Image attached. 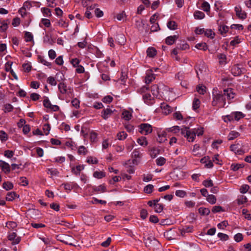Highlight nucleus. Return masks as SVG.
<instances>
[{
    "label": "nucleus",
    "mask_w": 251,
    "mask_h": 251,
    "mask_svg": "<svg viewBox=\"0 0 251 251\" xmlns=\"http://www.w3.org/2000/svg\"><path fill=\"white\" fill-rule=\"evenodd\" d=\"M234 239L236 242H240L243 239V236L242 233H238L234 236Z\"/></svg>",
    "instance_id": "obj_63"
},
{
    "label": "nucleus",
    "mask_w": 251,
    "mask_h": 251,
    "mask_svg": "<svg viewBox=\"0 0 251 251\" xmlns=\"http://www.w3.org/2000/svg\"><path fill=\"white\" fill-rule=\"evenodd\" d=\"M154 186L152 184H148L144 188V191L147 194H151L152 193Z\"/></svg>",
    "instance_id": "obj_41"
},
{
    "label": "nucleus",
    "mask_w": 251,
    "mask_h": 251,
    "mask_svg": "<svg viewBox=\"0 0 251 251\" xmlns=\"http://www.w3.org/2000/svg\"><path fill=\"white\" fill-rule=\"evenodd\" d=\"M242 213L244 215L245 218L248 220H251V214L249 213L247 209H243L242 210Z\"/></svg>",
    "instance_id": "obj_55"
},
{
    "label": "nucleus",
    "mask_w": 251,
    "mask_h": 251,
    "mask_svg": "<svg viewBox=\"0 0 251 251\" xmlns=\"http://www.w3.org/2000/svg\"><path fill=\"white\" fill-rule=\"evenodd\" d=\"M194 16L195 19L201 20L205 17V14L203 12L197 10L194 12Z\"/></svg>",
    "instance_id": "obj_24"
},
{
    "label": "nucleus",
    "mask_w": 251,
    "mask_h": 251,
    "mask_svg": "<svg viewBox=\"0 0 251 251\" xmlns=\"http://www.w3.org/2000/svg\"><path fill=\"white\" fill-rule=\"evenodd\" d=\"M197 92L201 95H203L206 92V87L202 85H199L197 87Z\"/></svg>",
    "instance_id": "obj_43"
},
{
    "label": "nucleus",
    "mask_w": 251,
    "mask_h": 251,
    "mask_svg": "<svg viewBox=\"0 0 251 251\" xmlns=\"http://www.w3.org/2000/svg\"><path fill=\"white\" fill-rule=\"evenodd\" d=\"M159 150L156 147H152L150 150V154L151 158H155L159 154Z\"/></svg>",
    "instance_id": "obj_22"
},
{
    "label": "nucleus",
    "mask_w": 251,
    "mask_h": 251,
    "mask_svg": "<svg viewBox=\"0 0 251 251\" xmlns=\"http://www.w3.org/2000/svg\"><path fill=\"white\" fill-rule=\"evenodd\" d=\"M142 157V154L138 149H135L132 153V163L137 165L140 162V159Z\"/></svg>",
    "instance_id": "obj_7"
},
{
    "label": "nucleus",
    "mask_w": 251,
    "mask_h": 251,
    "mask_svg": "<svg viewBox=\"0 0 251 251\" xmlns=\"http://www.w3.org/2000/svg\"><path fill=\"white\" fill-rule=\"evenodd\" d=\"M155 79V77L153 74L148 75L145 79V83L146 84H149Z\"/></svg>",
    "instance_id": "obj_52"
},
{
    "label": "nucleus",
    "mask_w": 251,
    "mask_h": 251,
    "mask_svg": "<svg viewBox=\"0 0 251 251\" xmlns=\"http://www.w3.org/2000/svg\"><path fill=\"white\" fill-rule=\"evenodd\" d=\"M195 47L199 50H206L208 49V46L205 43L197 44Z\"/></svg>",
    "instance_id": "obj_38"
},
{
    "label": "nucleus",
    "mask_w": 251,
    "mask_h": 251,
    "mask_svg": "<svg viewBox=\"0 0 251 251\" xmlns=\"http://www.w3.org/2000/svg\"><path fill=\"white\" fill-rule=\"evenodd\" d=\"M25 41L26 42L33 41V36L32 34L28 31L25 32Z\"/></svg>",
    "instance_id": "obj_30"
},
{
    "label": "nucleus",
    "mask_w": 251,
    "mask_h": 251,
    "mask_svg": "<svg viewBox=\"0 0 251 251\" xmlns=\"http://www.w3.org/2000/svg\"><path fill=\"white\" fill-rule=\"evenodd\" d=\"M206 200L212 204L215 203L216 202V197L213 195H209L207 197Z\"/></svg>",
    "instance_id": "obj_48"
},
{
    "label": "nucleus",
    "mask_w": 251,
    "mask_h": 251,
    "mask_svg": "<svg viewBox=\"0 0 251 251\" xmlns=\"http://www.w3.org/2000/svg\"><path fill=\"white\" fill-rule=\"evenodd\" d=\"M157 141L159 143H162L165 142L167 140V133L166 130H163L158 132Z\"/></svg>",
    "instance_id": "obj_11"
},
{
    "label": "nucleus",
    "mask_w": 251,
    "mask_h": 251,
    "mask_svg": "<svg viewBox=\"0 0 251 251\" xmlns=\"http://www.w3.org/2000/svg\"><path fill=\"white\" fill-rule=\"evenodd\" d=\"M199 212L201 215H208L210 212L209 208L204 207H200L199 209Z\"/></svg>",
    "instance_id": "obj_36"
},
{
    "label": "nucleus",
    "mask_w": 251,
    "mask_h": 251,
    "mask_svg": "<svg viewBox=\"0 0 251 251\" xmlns=\"http://www.w3.org/2000/svg\"><path fill=\"white\" fill-rule=\"evenodd\" d=\"M235 93L231 88L225 89L223 92H213V100L212 105L216 106L218 104L221 107H225L226 104V98L229 100L234 98Z\"/></svg>",
    "instance_id": "obj_1"
},
{
    "label": "nucleus",
    "mask_w": 251,
    "mask_h": 251,
    "mask_svg": "<svg viewBox=\"0 0 251 251\" xmlns=\"http://www.w3.org/2000/svg\"><path fill=\"white\" fill-rule=\"evenodd\" d=\"M240 135V133L236 131H231L228 135L227 139L229 141L233 140L239 136Z\"/></svg>",
    "instance_id": "obj_21"
},
{
    "label": "nucleus",
    "mask_w": 251,
    "mask_h": 251,
    "mask_svg": "<svg viewBox=\"0 0 251 251\" xmlns=\"http://www.w3.org/2000/svg\"><path fill=\"white\" fill-rule=\"evenodd\" d=\"M200 100L197 98H195L193 102V108L194 110H196L200 107Z\"/></svg>",
    "instance_id": "obj_53"
},
{
    "label": "nucleus",
    "mask_w": 251,
    "mask_h": 251,
    "mask_svg": "<svg viewBox=\"0 0 251 251\" xmlns=\"http://www.w3.org/2000/svg\"><path fill=\"white\" fill-rule=\"evenodd\" d=\"M200 162L201 163L205 164V166L207 168H211L213 167V164L212 160H210L209 156H205L201 159Z\"/></svg>",
    "instance_id": "obj_14"
},
{
    "label": "nucleus",
    "mask_w": 251,
    "mask_h": 251,
    "mask_svg": "<svg viewBox=\"0 0 251 251\" xmlns=\"http://www.w3.org/2000/svg\"><path fill=\"white\" fill-rule=\"evenodd\" d=\"M218 58L219 59V63L221 64H225L226 62V57L224 54L221 53L218 55Z\"/></svg>",
    "instance_id": "obj_56"
},
{
    "label": "nucleus",
    "mask_w": 251,
    "mask_h": 251,
    "mask_svg": "<svg viewBox=\"0 0 251 251\" xmlns=\"http://www.w3.org/2000/svg\"><path fill=\"white\" fill-rule=\"evenodd\" d=\"M167 27L171 30H175L177 29V25L175 21H170L167 23Z\"/></svg>",
    "instance_id": "obj_28"
},
{
    "label": "nucleus",
    "mask_w": 251,
    "mask_h": 251,
    "mask_svg": "<svg viewBox=\"0 0 251 251\" xmlns=\"http://www.w3.org/2000/svg\"><path fill=\"white\" fill-rule=\"evenodd\" d=\"M228 27L226 25H220L219 26V31L222 35H225L228 30Z\"/></svg>",
    "instance_id": "obj_27"
},
{
    "label": "nucleus",
    "mask_w": 251,
    "mask_h": 251,
    "mask_svg": "<svg viewBox=\"0 0 251 251\" xmlns=\"http://www.w3.org/2000/svg\"><path fill=\"white\" fill-rule=\"evenodd\" d=\"M247 198L245 196H241L237 200L238 204H243L247 202Z\"/></svg>",
    "instance_id": "obj_60"
},
{
    "label": "nucleus",
    "mask_w": 251,
    "mask_h": 251,
    "mask_svg": "<svg viewBox=\"0 0 251 251\" xmlns=\"http://www.w3.org/2000/svg\"><path fill=\"white\" fill-rule=\"evenodd\" d=\"M70 239H72V237L70 236H67L65 237V239L60 240V241L66 245H69L71 246H75L73 243L70 241Z\"/></svg>",
    "instance_id": "obj_31"
},
{
    "label": "nucleus",
    "mask_w": 251,
    "mask_h": 251,
    "mask_svg": "<svg viewBox=\"0 0 251 251\" xmlns=\"http://www.w3.org/2000/svg\"><path fill=\"white\" fill-rule=\"evenodd\" d=\"M161 107L164 110V113L166 115L169 114L172 111V108L171 106L167 104H161Z\"/></svg>",
    "instance_id": "obj_34"
},
{
    "label": "nucleus",
    "mask_w": 251,
    "mask_h": 251,
    "mask_svg": "<svg viewBox=\"0 0 251 251\" xmlns=\"http://www.w3.org/2000/svg\"><path fill=\"white\" fill-rule=\"evenodd\" d=\"M147 54L148 56L150 57H153L156 55V50L154 48L150 47L147 50Z\"/></svg>",
    "instance_id": "obj_25"
},
{
    "label": "nucleus",
    "mask_w": 251,
    "mask_h": 251,
    "mask_svg": "<svg viewBox=\"0 0 251 251\" xmlns=\"http://www.w3.org/2000/svg\"><path fill=\"white\" fill-rule=\"evenodd\" d=\"M7 238L9 241H12L13 245L18 244L21 240V238L15 232L9 233Z\"/></svg>",
    "instance_id": "obj_6"
},
{
    "label": "nucleus",
    "mask_w": 251,
    "mask_h": 251,
    "mask_svg": "<svg viewBox=\"0 0 251 251\" xmlns=\"http://www.w3.org/2000/svg\"><path fill=\"white\" fill-rule=\"evenodd\" d=\"M178 38V36L176 35L169 36L166 38L165 43L168 45H172L175 43Z\"/></svg>",
    "instance_id": "obj_16"
},
{
    "label": "nucleus",
    "mask_w": 251,
    "mask_h": 251,
    "mask_svg": "<svg viewBox=\"0 0 251 251\" xmlns=\"http://www.w3.org/2000/svg\"><path fill=\"white\" fill-rule=\"evenodd\" d=\"M166 161V159L163 157H159L157 158L156 160V163L158 166H162L163 165Z\"/></svg>",
    "instance_id": "obj_50"
},
{
    "label": "nucleus",
    "mask_w": 251,
    "mask_h": 251,
    "mask_svg": "<svg viewBox=\"0 0 251 251\" xmlns=\"http://www.w3.org/2000/svg\"><path fill=\"white\" fill-rule=\"evenodd\" d=\"M31 7L30 2L28 1L24 3L23 7L20 9V11L22 12L23 10H25L26 9H29Z\"/></svg>",
    "instance_id": "obj_58"
},
{
    "label": "nucleus",
    "mask_w": 251,
    "mask_h": 251,
    "mask_svg": "<svg viewBox=\"0 0 251 251\" xmlns=\"http://www.w3.org/2000/svg\"><path fill=\"white\" fill-rule=\"evenodd\" d=\"M113 113V111L110 108L103 109L101 112V117L104 120H107Z\"/></svg>",
    "instance_id": "obj_15"
},
{
    "label": "nucleus",
    "mask_w": 251,
    "mask_h": 251,
    "mask_svg": "<svg viewBox=\"0 0 251 251\" xmlns=\"http://www.w3.org/2000/svg\"><path fill=\"white\" fill-rule=\"evenodd\" d=\"M105 176V173L103 172L96 171L93 174V176L97 178H102Z\"/></svg>",
    "instance_id": "obj_45"
},
{
    "label": "nucleus",
    "mask_w": 251,
    "mask_h": 251,
    "mask_svg": "<svg viewBox=\"0 0 251 251\" xmlns=\"http://www.w3.org/2000/svg\"><path fill=\"white\" fill-rule=\"evenodd\" d=\"M38 61L45 66L50 67L51 63L46 61L44 57L41 55H39L38 57Z\"/></svg>",
    "instance_id": "obj_37"
},
{
    "label": "nucleus",
    "mask_w": 251,
    "mask_h": 251,
    "mask_svg": "<svg viewBox=\"0 0 251 251\" xmlns=\"http://www.w3.org/2000/svg\"><path fill=\"white\" fill-rule=\"evenodd\" d=\"M92 189L94 192L97 193L105 192L106 191V188L104 184H101L98 186H92Z\"/></svg>",
    "instance_id": "obj_18"
},
{
    "label": "nucleus",
    "mask_w": 251,
    "mask_h": 251,
    "mask_svg": "<svg viewBox=\"0 0 251 251\" xmlns=\"http://www.w3.org/2000/svg\"><path fill=\"white\" fill-rule=\"evenodd\" d=\"M84 169V167L80 165H77L76 167H73L72 168V172L75 175H79L80 172Z\"/></svg>",
    "instance_id": "obj_33"
},
{
    "label": "nucleus",
    "mask_w": 251,
    "mask_h": 251,
    "mask_svg": "<svg viewBox=\"0 0 251 251\" xmlns=\"http://www.w3.org/2000/svg\"><path fill=\"white\" fill-rule=\"evenodd\" d=\"M13 184L9 181L4 182L2 184V188L8 191L13 188Z\"/></svg>",
    "instance_id": "obj_32"
},
{
    "label": "nucleus",
    "mask_w": 251,
    "mask_h": 251,
    "mask_svg": "<svg viewBox=\"0 0 251 251\" xmlns=\"http://www.w3.org/2000/svg\"><path fill=\"white\" fill-rule=\"evenodd\" d=\"M231 71L234 76H238L242 74V70L238 65L233 66L231 69Z\"/></svg>",
    "instance_id": "obj_17"
},
{
    "label": "nucleus",
    "mask_w": 251,
    "mask_h": 251,
    "mask_svg": "<svg viewBox=\"0 0 251 251\" xmlns=\"http://www.w3.org/2000/svg\"><path fill=\"white\" fill-rule=\"evenodd\" d=\"M235 11L236 15L240 19L244 20L247 18V13L245 11H243L240 6L235 7Z\"/></svg>",
    "instance_id": "obj_8"
},
{
    "label": "nucleus",
    "mask_w": 251,
    "mask_h": 251,
    "mask_svg": "<svg viewBox=\"0 0 251 251\" xmlns=\"http://www.w3.org/2000/svg\"><path fill=\"white\" fill-rule=\"evenodd\" d=\"M127 134L125 131H121L117 133V137L119 140H124L127 137Z\"/></svg>",
    "instance_id": "obj_39"
},
{
    "label": "nucleus",
    "mask_w": 251,
    "mask_h": 251,
    "mask_svg": "<svg viewBox=\"0 0 251 251\" xmlns=\"http://www.w3.org/2000/svg\"><path fill=\"white\" fill-rule=\"evenodd\" d=\"M149 88L147 86L145 85V86H143L142 87L140 88L139 89H138L137 90V92L139 94H142L143 95L145 94H147V92H148V91L149 90Z\"/></svg>",
    "instance_id": "obj_44"
},
{
    "label": "nucleus",
    "mask_w": 251,
    "mask_h": 251,
    "mask_svg": "<svg viewBox=\"0 0 251 251\" xmlns=\"http://www.w3.org/2000/svg\"><path fill=\"white\" fill-rule=\"evenodd\" d=\"M162 88H166V86L163 84H160L159 85H153L151 87V92L154 97H157L159 95L160 96H162V94H163V92L161 91Z\"/></svg>",
    "instance_id": "obj_4"
},
{
    "label": "nucleus",
    "mask_w": 251,
    "mask_h": 251,
    "mask_svg": "<svg viewBox=\"0 0 251 251\" xmlns=\"http://www.w3.org/2000/svg\"><path fill=\"white\" fill-rule=\"evenodd\" d=\"M142 97L144 102L148 105H151L155 102L154 98L151 97L150 94H145L143 95Z\"/></svg>",
    "instance_id": "obj_9"
},
{
    "label": "nucleus",
    "mask_w": 251,
    "mask_h": 251,
    "mask_svg": "<svg viewBox=\"0 0 251 251\" xmlns=\"http://www.w3.org/2000/svg\"><path fill=\"white\" fill-rule=\"evenodd\" d=\"M185 251H200V249L197 244H190L185 247Z\"/></svg>",
    "instance_id": "obj_19"
},
{
    "label": "nucleus",
    "mask_w": 251,
    "mask_h": 251,
    "mask_svg": "<svg viewBox=\"0 0 251 251\" xmlns=\"http://www.w3.org/2000/svg\"><path fill=\"white\" fill-rule=\"evenodd\" d=\"M137 142L140 145L142 146H147L148 144L146 138L144 136L139 138L137 140Z\"/></svg>",
    "instance_id": "obj_29"
},
{
    "label": "nucleus",
    "mask_w": 251,
    "mask_h": 251,
    "mask_svg": "<svg viewBox=\"0 0 251 251\" xmlns=\"http://www.w3.org/2000/svg\"><path fill=\"white\" fill-rule=\"evenodd\" d=\"M152 126L147 123L141 124L139 126V131L142 134L148 135L152 132Z\"/></svg>",
    "instance_id": "obj_3"
},
{
    "label": "nucleus",
    "mask_w": 251,
    "mask_h": 251,
    "mask_svg": "<svg viewBox=\"0 0 251 251\" xmlns=\"http://www.w3.org/2000/svg\"><path fill=\"white\" fill-rule=\"evenodd\" d=\"M16 197H19V196H18V195L15 192H8L6 195V200L9 201H12Z\"/></svg>",
    "instance_id": "obj_23"
},
{
    "label": "nucleus",
    "mask_w": 251,
    "mask_h": 251,
    "mask_svg": "<svg viewBox=\"0 0 251 251\" xmlns=\"http://www.w3.org/2000/svg\"><path fill=\"white\" fill-rule=\"evenodd\" d=\"M180 130V127L178 126H174L170 128H168L166 129V131L169 132H173L174 133H176Z\"/></svg>",
    "instance_id": "obj_51"
},
{
    "label": "nucleus",
    "mask_w": 251,
    "mask_h": 251,
    "mask_svg": "<svg viewBox=\"0 0 251 251\" xmlns=\"http://www.w3.org/2000/svg\"><path fill=\"white\" fill-rule=\"evenodd\" d=\"M244 117V115L241 112H235L231 113L230 115L226 116L227 120L231 121L232 120L239 121Z\"/></svg>",
    "instance_id": "obj_5"
},
{
    "label": "nucleus",
    "mask_w": 251,
    "mask_h": 251,
    "mask_svg": "<svg viewBox=\"0 0 251 251\" xmlns=\"http://www.w3.org/2000/svg\"><path fill=\"white\" fill-rule=\"evenodd\" d=\"M0 167L5 174H8L10 172V166L9 164L1 160H0Z\"/></svg>",
    "instance_id": "obj_12"
},
{
    "label": "nucleus",
    "mask_w": 251,
    "mask_h": 251,
    "mask_svg": "<svg viewBox=\"0 0 251 251\" xmlns=\"http://www.w3.org/2000/svg\"><path fill=\"white\" fill-rule=\"evenodd\" d=\"M86 162L91 164H96L98 163V160L97 158L92 156H89L87 158Z\"/></svg>",
    "instance_id": "obj_54"
},
{
    "label": "nucleus",
    "mask_w": 251,
    "mask_h": 251,
    "mask_svg": "<svg viewBox=\"0 0 251 251\" xmlns=\"http://www.w3.org/2000/svg\"><path fill=\"white\" fill-rule=\"evenodd\" d=\"M116 40L119 44L121 45H124L126 41L124 35L122 33L118 34L116 35Z\"/></svg>",
    "instance_id": "obj_20"
},
{
    "label": "nucleus",
    "mask_w": 251,
    "mask_h": 251,
    "mask_svg": "<svg viewBox=\"0 0 251 251\" xmlns=\"http://www.w3.org/2000/svg\"><path fill=\"white\" fill-rule=\"evenodd\" d=\"M202 10L205 12H209L210 9V4L206 1H204L201 4Z\"/></svg>",
    "instance_id": "obj_47"
},
{
    "label": "nucleus",
    "mask_w": 251,
    "mask_h": 251,
    "mask_svg": "<svg viewBox=\"0 0 251 251\" xmlns=\"http://www.w3.org/2000/svg\"><path fill=\"white\" fill-rule=\"evenodd\" d=\"M217 236L222 241H227L229 239L228 236L225 233L220 232L218 233Z\"/></svg>",
    "instance_id": "obj_61"
},
{
    "label": "nucleus",
    "mask_w": 251,
    "mask_h": 251,
    "mask_svg": "<svg viewBox=\"0 0 251 251\" xmlns=\"http://www.w3.org/2000/svg\"><path fill=\"white\" fill-rule=\"evenodd\" d=\"M203 133V130L202 129H191V133H194L195 134V137L196 135L199 136L201 135H202Z\"/></svg>",
    "instance_id": "obj_46"
},
{
    "label": "nucleus",
    "mask_w": 251,
    "mask_h": 251,
    "mask_svg": "<svg viewBox=\"0 0 251 251\" xmlns=\"http://www.w3.org/2000/svg\"><path fill=\"white\" fill-rule=\"evenodd\" d=\"M0 23L1 25L0 26V31L5 32L8 28V23L7 21L3 20Z\"/></svg>",
    "instance_id": "obj_40"
},
{
    "label": "nucleus",
    "mask_w": 251,
    "mask_h": 251,
    "mask_svg": "<svg viewBox=\"0 0 251 251\" xmlns=\"http://www.w3.org/2000/svg\"><path fill=\"white\" fill-rule=\"evenodd\" d=\"M0 139L1 141H5L8 139L7 134L3 130L0 131Z\"/></svg>",
    "instance_id": "obj_62"
},
{
    "label": "nucleus",
    "mask_w": 251,
    "mask_h": 251,
    "mask_svg": "<svg viewBox=\"0 0 251 251\" xmlns=\"http://www.w3.org/2000/svg\"><path fill=\"white\" fill-rule=\"evenodd\" d=\"M58 89L60 92L63 94L72 93L73 92V90L69 89L68 90L67 89V86L64 83H59L58 85Z\"/></svg>",
    "instance_id": "obj_10"
},
{
    "label": "nucleus",
    "mask_w": 251,
    "mask_h": 251,
    "mask_svg": "<svg viewBox=\"0 0 251 251\" xmlns=\"http://www.w3.org/2000/svg\"><path fill=\"white\" fill-rule=\"evenodd\" d=\"M47 174L51 175V176H58L59 172L56 168H49L47 171Z\"/></svg>",
    "instance_id": "obj_26"
},
{
    "label": "nucleus",
    "mask_w": 251,
    "mask_h": 251,
    "mask_svg": "<svg viewBox=\"0 0 251 251\" xmlns=\"http://www.w3.org/2000/svg\"><path fill=\"white\" fill-rule=\"evenodd\" d=\"M87 152L88 151L84 146H81L79 147L78 150V153L79 154H83V155H86Z\"/></svg>",
    "instance_id": "obj_64"
},
{
    "label": "nucleus",
    "mask_w": 251,
    "mask_h": 251,
    "mask_svg": "<svg viewBox=\"0 0 251 251\" xmlns=\"http://www.w3.org/2000/svg\"><path fill=\"white\" fill-rule=\"evenodd\" d=\"M122 116L123 118L126 121H129L132 117L131 113L127 110L124 111L122 112Z\"/></svg>",
    "instance_id": "obj_35"
},
{
    "label": "nucleus",
    "mask_w": 251,
    "mask_h": 251,
    "mask_svg": "<svg viewBox=\"0 0 251 251\" xmlns=\"http://www.w3.org/2000/svg\"><path fill=\"white\" fill-rule=\"evenodd\" d=\"M204 34L205 36L210 38H213L215 36V33L211 29L204 30Z\"/></svg>",
    "instance_id": "obj_49"
},
{
    "label": "nucleus",
    "mask_w": 251,
    "mask_h": 251,
    "mask_svg": "<svg viewBox=\"0 0 251 251\" xmlns=\"http://www.w3.org/2000/svg\"><path fill=\"white\" fill-rule=\"evenodd\" d=\"M250 188V186L247 184L242 185L240 188V192L241 193H246Z\"/></svg>",
    "instance_id": "obj_57"
},
{
    "label": "nucleus",
    "mask_w": 251,
    "mask_h": 251,
    "mask_svg": "<svg viewBox=\"0 0 251 251\" xmlns=\"http://www.w3.org/2000/svg\"><path fill=\"white\" fill-rule=\"evenodd\" d=\"M193 231V226H185L182 228L179 229V231L182 236H185L186 233H192Z\"/></svg>",
    "instance_id": "obj_13"
},
{
    "label": "nucleus",
    "mask_w": 251,
    "mask_h": 251,
    "mask_svg": "<svg viewBox=\"0 0 251 251\" xmlns=\"http://www.w3.org/2000/svg\"><path fill=\"white\" fill-rule=\"evenodd\" d=\"M97 136H98V135L96 132H95L94 131H92L90 133V139L91 142H97V141H98Z\"/></svg>",
    "instance_id": "obj_59"
},
{
    "label": "nucleus",
    "mask_w": 251,
    "mask_h": 251,
    "mask_svg": "<svg viewBox=\"0 0 251 251\" xmlns=\"http://www.w3.org/2000/svg\"><path fill=\"white\" fill-rule=\"evenodd\" d=\"M181 135L186 138L188 142H193L195 140L194 133H191V129L188 126H185L180 129Z\"/></svg>",
    "instance_id": "obj_2"
},
{
    "label": "nucleus",
    "mask_w": 251,
    "mask_h": 251,
    "mask_svg": "<svg viewBox=\"0 0 251 251\" xmlns=\"http://www.w3.org/2000/svg\"><path fill=\"white\" fill-rule=\"evenodd\" d=\"M244 166L243 164H232L230 167L232 170L236 171L239 169L243 168Z\"/></svg>",
    "instance_id": "obj_42"
}]
</instances>
